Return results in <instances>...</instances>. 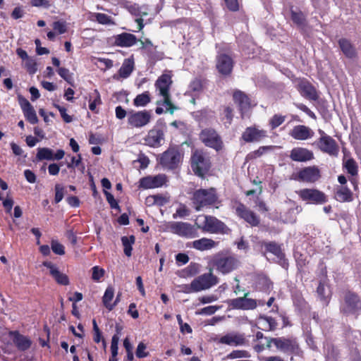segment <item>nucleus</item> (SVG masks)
I'll use <instances>...</instances> for the list:
<instances>
[{
    "label": "nucleus",
    "instance_id": "4",
    "mask_svg": "<svg viewBox=\"0 0 361 361\" xmlns=\"http://www.w3.org/2000/svg\"><path fill=\"white\" fill-rule=\"evenodd\" d=\"M249 295L250 293L247 292L243 297H238L237 298L228 300L227 304L229 307L234 310H253L258 306H264L265 304L268 307H271L275 300L274 297H271L269 298L267 302H265L264 300L250 298H248Z\"/></svg>",
    "mask_w": 361,
    "mask_h": 361
},
{
    "label": "nucleus",
    "instance_id": "29",
    "mask_svg": "<svg viewBox=\"0 0 361 361\" xmlns=\"http://www.w3.org/2000/svg\"><path fill=\"white\" fill-rule=\"evenodd\" d=\"M233 99L241 113H243L251 107L250 97L241 90H235L233 92Z\"/></svg>",
    "mask_w": 361,
    "mask_h": 361
},
{
    "label": "nucleus",
    "instance_id": "62",
    "mask_svg": "<svg viewBox=\"0 0 361 361\" xmlns=\"http://www.w3.org/2000/svg\"><path fill=\"white\" fill-rule=\"evenodd\" d=\"M53 106L59 111L61 116L65 122L71 123L73 121L72 116L66 113L67 110L65 107L61 106L57 104H53Z\"/></svg>",
    "mask_w": 361,
    "mask_h": 361
},
{
    "label": "nucleus",
    "instance_id": "59",
    "mask_svg": "<svg viewBox=\"0 0 361 361\" xmlns=\"http://www.w3.org/2000/svg\"><path fill=\"white\" fill-rule=\"evenodd\" d=\"M147 345L143 342H140L137 346L135 355L137 358H144L149 356V352L146 351Z\"/></svg>",
    "mask_w": 361,
    "mask_h": 361
},
{
    "label": "nucleus",
    "instance_id": "18",
    "mask_svg": "<svg viewBox=\"0 0 361 361\" xmlns=\"http://www.w3.org/2000/svg\"><path fill=\"white\" fill-rule=\"evenodd\" d=\"M361 310V299L357 294L348 290L344 295V314H357Z\"/></svg>",
    "mask_w": 361,
    "mask_h": 361
},
{
    "label": "nucleus",
    "instance_id": "5",
    "mask_svg": "<svg viewBox=\"0 0 361 361\" xmlns=\"http://www.w3.org/2000/svg\"><path fill=\"white\" fill-rule=\"evenodd\" d=\"M219 282V278L213 274L212 269L210 268L208 273L195 278L187 288L185 293H199V291H203V290H209L211 287L216 285Z\"/></svg>",
    "mask_w": 361,
    "mask_h": 361
},
{
    "label": "nucleus",
    "instance_id": "30",
    "mask_svg": "<svg viewBox=\"0 0 361 361\" xmlns=\"http://www.w3.org/2000/svg\"><path fill=\"white\" fill-rule=\"evenodd\" d=\"M255 288L257 291H262L268 295L272 290L273 283L266 275L259 274L256 278Z\"/></svg>",
    "mask_w": 361,
    "mask_h": 361
},
{
    "label": "nucleus",
    "instance_id": "63",
    "mask_svg": "<svg viewBox=\"0 0 361 361\" xmlns=\"http://www.w3.org/2000/svg\"><path fill=\"white\" fill-rule=\"evenodd\" d=\"M262 317H264L265 322L268 324L270 331H274L277 329L278 323L274 317L265 314H262Z\"/></svg>",
    "mask_w": 361,
    "mask_h": 361
},
{
    "label": "nucleus",
    "instance_id": "33",
    "mask_svg": "<svg viewBox=\"0 0 361 361\" xmlns=\"http://www.w3.org/2000/svg\"><path fill=\"white\" fill-rule=\"evenodd\" d=\"M338 44L345 57L353 59L357 56L355 48L349 39L345 37L341 38L338 40Z\"/></svg>",
    "mask_w": 361,
    "mask_h": 361
},
{
    "label": "nucleus",
    "instance_id": "38",
    "mask_svg": "<svg viewBox=\"0 0 361 361\" xmlns=\"http://www.w3.org/2000/svg\"><path fill=\"white\" fill-rule=\"evenodd\" d=\"M89 99V109L92 112L96 114L99 113V109L97 108L98 105H101L102 104V101L101 99V94L98 90L95 89L94 92L90 95Z\"/></svg>",
    "mask_w": 361,
    "mask_h": 361
},
{
    "label": "nucleus",
    "instance_id": "37",
    "mask_svg": "<svg viewBox=\"0 0 361 361\" xmlns=\"http://www.w3.org/2000/svg\"><path fill=\"white\" fill-rule=\"evenodd\" d=\"M207 83V78L202 76H198L195 78L189 85L190 90L193 92H201L204 89L205 85Z\"/></svg>",
    "mask_w": 361,
    "mask_h": 361
},
{
    "label": "nucleus",
    "instance_id": "10",
    "mask_svg": "<svg viewBox=\"0 0 361 361\" xmlns=\"http://www.w3.org/2000/svg\"><path fill=\"white\" fill-rule=\"evenodd\" d=\"M183 155L177 147H169L161 154L159 164L164 169H175L181 162Z\"/></svg>",
    "mask_w": 361,
    "mask_h": 361
},
{
    "label": "nucleus",
    "instance_id": "52",
    "mask_svg": "<svg viewBox=\"0 0 361 361\" xmlns=\"http://www.w3.org/2000/svg\"><path fill=\"white\" fill-rule=\"evenodd\" d=\"M94 18L102 25H111L114 23L111 16L104 13H94Z\"/></svg>",
    "mask_w": 361,
    "mask_h": 361
},
{
    "label": "nucleus",
    "instance_id": "17",
    "mask_svg": "<svg viewBox=\"0 0 361 361\" xmlns=\"http://www.w3.org/2000/svg\"><path fill=\"white\" fill-rule=\"evenodd\" d=\"M218 343L228 346H248L249 340L246 338L245 334L232 331L221 336Z\"/></svg>",
    "mask_w": 361,
    "mask_h": 361
},
{
    "label": "nucleus",
    "instance_id": "25",
    "mask_svg": "<svg viewBox=\"0 0 361 361\" xmlns=\"http://www.w3.org/2000/svg\"><path fill=\"white\" fill-rule=\"evenodd\" d=\"M291 161L297 162H306L314 159V152L305 147H293L289 154Z\"/></svg>",
    "mask_w": 361,
    "mask_h": 361
},
{
    "label": "nucleus",
    "instance_id": "12",
    "mask_svg": "<svg viewBox=\"0 0 361 361\" xmlns=\"http://www.w3.org/2000/svg\"><path fill=\"white\" fill-rule=\"evenodd\" d=\"M235 65L231 56L225 53H218L215 58V67L218 73L224 78L231 77Z\"/></svg>",
    "mask_w": 361,
    "mask_h": 361
},
{
    "label": "nucleus",
    "instance_id": "27",
    "mask_svg": "<svg viewBox=\"0 0 361 361\" xmlns=\"http://www.w3.org/2000/svg\"><path fill=\"white\" fill-rule=\"evenodd\" d=\"M114 46L128 48L134 46L137 42L136 36L130 32H122L114 36Z\"/></svg>",
    "mask_w": 361,
    "mask_h": 361
},
{
    "label": "nucleus",
    "instance_id": "15",
    "mask_svg": "<svg viewBox=\"0 0 361 361\" xmlns=\"http://www.w3.org/2000/svg\"><path fill=\"white\" fill-rule=\"evenodd\" d=\"M166 181L167 176L164 173L148 175L140 178L138 188L144 190L161 188L166 183Z\"/></svg>",
    "mask_w": 361,
    "mask_h": 361
},
{
    "label": "nucleus",
    "instance_id": "3",
    "mask_svg": "<svg viewBox=\"0 0 361 361\" xmlns=\"http://www.w3.org/2000/svg\"><path fill=\"white\" fill-rule=\"evenodd\" d=\"M190 200L195 210L200 212L218 202V195L214 188L199 189L193 192Z\"/></svg>",
    "mask_w": 361,
    "mask_h": 361
},
{
    "label": "nucleus",
    "instance_id": "32",
    "mask_svg": "<svg viewBox=\"0 0 361 361\" xmlns=\"http://www.w3.org/2000/svg\"><path fill=\"white\" fill-rule=\"evenodd\" d=\"M219 118L225 128L228 129L231 126L234 118V109L231 106H223L219 114Z\"/></svg>",
    "mask_w": 361,
    "mask_h": 361
},
{
    "label": "nucleus",
    "instance_id": "6",
    "mask_svg": "<svg viewBox=\"0 0 361 361\" xmlns=\"http://www.w3.org/2000/svg\"><path fill=\"white\" fill-rule=\"evenodd\" d=\"M210 264L217 272L226 275L237 269L239 261L231 255H217L212 259Z\"/></svg>",
    "mask_w": 361,
    "mask_h": 361
},
{
    "label": "nucleus",
    "instance_id": "21",
    "mask_svg": "<svg viewBox=\"0 0 361 361\" xmlns=\"http://www.w3.org/2000/svg\"><path fill=\"white\" fill-rule=\"evenodd\" d=\"M267 137V133L257 126H250L245 129L241 139L245 142H259Z\"/></svg>",
    "mask_w": 361,
    "mask_h": 361
},
{
    "label": "nucleus",
    "instance_id": "55",
    "mask_svg": "<svg viewBox=\"0 0 361 361\" xmlns=\"http://www.w3.org/2000/svg\"><path fill=\"white\" fill-rule=\"evenodd\" d=\"M118 341L119 336H118V335H113L111 343V357L110 358L117 359L116 356L118 355Z\"/></svg>",
    "mask_w": 361,
    "mask_h": 361
},
{
    "label": "nucleus",
    "instance_id": "31",
    "mask_svg": "<svg viewBox=\"0 0 361 361\" xmlns=\"http://www.w3.org/2000/svg\"><path fill=\"white\" fill-rule=\"evenodd\" d=\"M134 66L135 62L133 56L124 59L122 66L118 70V77L114 75V78L118 80V78H121L123 79L129 78L130 74L133 71Z\"/></svg>",
    "mask_w": 361,
    "mask_h": 361
},
{
    "label": "nucleus",
    "instance_id": "53",
    "mask_svg": "<svg viewBox=\"0 0 361 361\" xmlns=\"http://www.w3.org/2000/svg\"><path fill=\"white\" fill-rule=\"evenodd\" d=\"M273 147L274 146L272 145L261 146L257 149L252 151L250 154H248V157L250 159H257L258 157H261L264 153L268 150L272 149Z\"/></svg>",
    "mask_w": 361,
    "mask_h": 361
},
{
    "label": "nucleus",
    "instance_id": "56",
    "mask_svg": "<svg viewBox=\"0 0 361 361\" xmlns=\"http://www.w3.org/2000/svg\"><path fill=\"white\" fill-rule=\"evenodd\" d=\"M135 163L140 164V166H139L140 169H145L148 167V166L150 163V160L145 154H142V152H141L138 155L137 159L133 161V164H135Z\"/></svg>",
    "mask_w": 361,
    "mask_h": 361
},
{
    "label": "nucleus",
    "instance_id": "61",
    "mask_svg": "<svg viewBox=\"0 0 361 361\" xmlns=\"http://www.w3.org/2000/svg\"><path fill=\"white\" fill-rule=\"evenodd\" d=\"M51 249L52 252L56 255H63L65 254L64 246L57 240L51 241Z\"/></svg>",
    "mask_w": 361,
    "mask_h": 361
},
{
    "label": "nucleus",
    "instance_id": "41",
    "mask_svg": "<svg viewBox=\"0 0 361 361\" xmlns=\"http://www.w3.org/2000/svg\"><path fill=\"white\" fill-rule=\"evenodd\" d=\"M135 235H123L121 243L123 246V251L126 256L130 257L132 255L133 245L135 243Z\"/></svg>",
    "mask_w": 361,
    "mask_h": 361
},
{
    "label": "nucleus",
    "instance_id": "40",
    "mask_svg": "<svg viewBox=\"0 0 361 361\" xmlns=\"http://www.w3.org/2000/svg\"><path fill=\"white\" fill-rule=\"evenodd\" d=\"M114 296V289L111 286H109L105 289L103 295V305L109 311L112 310L115 307V304H111V300Z\"/></svg>",
    "mask_w": 361,
    "mask_h": 361
},
{
    "label": "nucleus",
    "instance_id": "64",
    "mask_svg": "<svg viewBox=\"0 0 361 361\" xmlns=\"http://www.w3.org/2000/svg\"><path fill=\"white\" fill-rule=\"evenodd\" d=\"M104 269H101L99 267H94L92 268V279L94 281H99L102 277H104Z\"/></svg>",
    "mask_w": 361,
    "mask_h": 361
},
{
    "label": "nucleus",
    "instance_id": "51",
    "mask_svg": "<svg viewBox=\"0 0 361 361\" xmlns=\"http://www.w3.org/2000/svg\"><path fill=\"white\" fill-rule=\"evenodd\" d=\"M214 111L208 108L196 111L195 119L200 122L206 121L214 114Z\"/></svg>",
    "mask_w": 361,
    "mask_h": 361
},
{
    "label": "nucleus",
    "instance_id": "46",
    "mask_svg": "<svg viewBox=\"0 0 361 361\" xmlns=\"http://www.w3.org/2000/svg\"><path fill=\"white\" fill-rule=\"evenodd\" d=\"M339 354V351L334 345H327L325 350V361H337Z\"/></svg>",
    "mask_w": 361,
    "mask_h": 361
},
{
    "label": "nucleus",
    "instance_id": "39",
    "mask_svg": "<svg viewBox=\"0 0 361 361\" xmlns=\"http://www.w3.org/2000/svg\"><path fill=\"white\" fill-rule=\"evenodd\" d=\"M151 102V95L149 91L138 94L133 99V104L136 107H144Z\"/></svg>",
    "mask_w": 361,
    "mask_h": 361
},
{
    "label": "nucleus",
    "instance_id": "16",
    "mask_svg": "<svg viewBox=\"0 0 361 361\" xmlns=\"http://www.w3.org/2000/svg\"><path fill=\"white\" fill-rule=\"evenodd\" d=\"M197 228L211 233H224L228 228L223 221L212 216H204V224L197 225Z\"/></svg>",
    "mask_w": 361,
    "mask_h": 361
},
{
    "label": "nucleus",
    "instance_id": "45",
    "mask_svg": "<svg viewBox=\"0 0 361 361\" xmlns=\"http://www.w3.org/2000/svg\"><path fill=\"white\" fill-rule=\"evenodd\" d=\"M200 271V265L197 262H190L182 272L184 276L191 277L199 274Z\"/></svg>",
    "mask_w": 361,
    "mask_h": 361
},
{
    "label": "nucleus",
    "instance_id": "34",
    "mask_svg": "<svg viewBox=\"0 0 361 361\" xmlns=\"http://www.w3.org/2000/svg\"><path fill=\"white\" fill-rule=\"evenodd\" d=\"M335 198L341 202H351L353 200V194L347 186H338L336 190Z\"/></svg>",
    "mask_w": 361,
    "mask_h": 361
},
{
    "label": "nucleus",
    "instance_id": "9",
    "mask_svg": "<svg viewBox=\"0 0 361 361\" xmlns=\"http://www.w3.org/2000/svg\"><path fill=\"white\" fill-rule=\"evenodd\" d=\"M153 115L151 111H128V124L132 129H141L147 126L152 121Z\"/></svg>",
    "mask_w": 361,
    "mask_h": 361
},
{
    "label": "nucleus",
    "instance_id": "2",
    "mask_svg": "<svg viewBox=\"0 0 361 361\" xmlns=\"http://www.w3.org/2000/svg\"><path fill=\"white\" fill-rule=\"evenodd\" d=\"M190 166L195 176L204 178L211 171V157L204 149H195L192 151Z\"/></svg>",
    "mask_w": 361,
    "mask_h": 361
},
{
    "label": "nucleus",
    "instance_id": "36",
    "mask_svg": "<svg viewBox=\"0 0 361 361\" xmlns=\"http://www.w3.org/2000/svg\"><path fill=\"white\" fill-rule=\"evenodd\" d=\"M290 20L298 27H304L307 25V20L304 13L299 10L295 11L290 7Z\"/></svg>",
    "mask_w": 361,
    "mask_h": 361
},
{
    "label": "nucleus",
    "instance_id": "8",
    "mask_svg": "<svg viewBox=\"0 0 361 361\" xmlns=\"http://www.w3.org/2000/svg\"><path fill=\"white\" fill-rule=\"evenodd\" d=\"M164 231H169L186 238L197 236V230L192 225L183 221H169L164 224Z\"/></svg>",
    "mask_w": 361,
    "mask_h": 361
},
{
    "label": "nucleus",
    "instance_id": "50",
    "mask_svg": "<svg viewBox=\"0 0 361 361\" xmlns=\"http://www.w3.org/2000/svg\"><path fill=\"white\" fill-rule=\"evenodd\" d=\"M286 121V116L274 114L269 121L271 130H275Z\"/></svg>",
    "mask_w": 361,
    "mask_h": 361
},
{
    "label": "nucleus",
    "instance_id": "58",
    "mask_svg": "<svg viewBox=\"0 0 361 361\" xmlns=\"http://www.w3.org/2000/svg\"><path fill=\"white\" fill-rule=\"evenodd\" d=\"M65 188L61 184H56L54 186V202L59 203L64 197Z\"/></svg>",
    "mask_w": 361,
    "mask_h": 361
},
{
    "label": "nucleus",
    "instance_id": "49",
    "mask_svg": "<svg viewBox=\"0 0 361 361\" xmlns=\"http://www.w3.org/2000/svg\"><path fill=\"white\" fill-rule=\"evenodd\" d=\"M58 75L65 81L71 85H73V74L70 73L68 68L65 67H59L56 70Z\"/></svg>",
    "mask_w": 361,
    "mask_h": 361
},
{
    "label": "nucleus",
    "instance_id": "23",
    "mask_svg": "<svg viewBox=\"0 0 361 361\" xmlns=\"http://www.w3.org/2000/svg\"><path fill=\"white\" fill-rule=\"evenodd\" d=\"M164 140V133L159 126H155L152 129L148 131L145 137V143L152 147H158L161 145Z\"/></svg>",
    "mask_w": 361,
    "mask_h": 361
},
{
    "label": "nucleus",
    "instance_id": "57",
    "mask_svg": "<svg viewBox=\"0 0 361 361\" xmlns=\"http://www.w3.org/2000/svg\"><path fill=\"white\" fill-rule=\"evenodd\" d=\"M52 27L57 34H63L67 32V25L65 21L58 20L52 23Z\"/></svg>",
    "mask_w": 361,
    "mask_h": 361
},
{
    "label": "nucleus",
    "instance_id": "42",
    "mask_svg": "<svg viewBox=\"0 0 361 361\" xmlns=\"http://www.w3.org/2000/svg\"><path fill=\"white\" fill-rule=\"evenodd\" d=\"M37 161L53 160V151L49 147H39L36 154Z\"/></svg>",
    "mask_w": 361,
    "mask_h": 361
},
{
    "label": "nucleus",
    "instance_id": "48",
    "mask_svg": "<svg viewBox=\"0 0 361 361\" xmlns=\"http://www.w3.org/2000/svg\"><path fill=\"white\" fill-rule=\"evenodd\" d=\"M344 168L352 176H357L358 173V166L353 159H348L344 164Z\"/></svg>",
    "mask_w": 361,
    "mask_h": 361
},
{
    "label": "nucleus",
    "instance_id": "14",
    "mask_svg": "<svg viewBox=\"0 0 361 361\" xmlns=\"http://www.w3.org/2000/svg\"><path fill=\"white\" fill-rule=\"evenodd\" d=\"M234 209L237 216L244 220L252 227L258 226L260 224V217L246 207L241 202L235 201Z\"/></svg>",
    "mask_w": 361,
    "mask_h": 361
},
{
    "label": "nucleus",
    "instance_id": "20",
    "mask_svg": "<svg viewBox=\"0 0 361 361\" xmlns=\"http://www.w3.org/2000/svg\"><path fill=\"white\" fill-rule=\"evenodd\" d=\"M316 144L323 153H326L330 156L337 157L339 153V146L331 136L320 137Z\"/></svg>",
    "mask_w": 361,
    "mask_h": 361
},
{
    "label": "nucleus",
    "instance_id": "13",
    "mask_svg": "<svg viewBox=\"0 0 361 361\" xmlns=\"http://www.w3.org/2000/svg\"><path fill=\"white\" fill-rule=\"evenodd\" d=\"M295 192L301 200L308 204H322L328 201L325 193L318 189L304 188Z\"/></svg>",
    "mask_w": 361,
    "mask_h": 361
},
{
    "label": "nucleus",
    "instance_id": "7",
    "mask_svg": "<svg viewBox=\"0 0 361 361\" xmlns=\"http://www.w3.org/2000/svg\"><path fill=\"white\" fill-rule=\"evenodd\" d=\"M199 139L205 146L216 152H219L224 147L221 136L212 128L202 130L199 134Z\"/></svg>",
    "mask_w": 361,
    "mask_h": 361
},
{
    "label": "nucleus",
    "instance_id": "54",
    "mask_svg": "<svg viewBox=\"0 0 361 361\" xmlns=\"http://www.w3.org/2000/svg\"><path fill=\"white\" fill-rule=\"evenodd\" d=\"M250 356V353L247 350H235L228 354L227 357L229 359L249 358Z\"/></svg>",
    "mask_w": 361,
    "mask_h": 361
},
{
    "label": "nucleus",
    "instance_id": "47",
    "mask_svg": "<svg viewBox=\"0 0 361 361\" xmlns=\"http://www.w3.org/2000/svg\"><path fill=\"white\" fill-rule=\"evenodd\" d=\"M163 97L162 101L157 102V105H163L167 107L166 110L171 114H173L177 107L172 103L171 99V94L161 96Z\"/></svg>",
    "mask_w": 361,
    "mask_h": 361
},
{
    "label": "nucleus",
    "instance_id": "60",
    "mask_svg": "<svg viewBox=\"0 0 361 361\" xmlns=\"http://www.w3.org/2000/svg\"><path fill=\"white\" fill-rule=\"evenodd\" d=\"M92 325H93V331H94L93 340L95 343H99L104 338V337L102 336V332L101 331L100 329L99 328L95 319H93Z\"/></svg>",
    "mask_w": 361,
    "mask_h": 361
},
{
    "label": "nucleus",
    "instance_id": "24",
    "mask_svg": "<svg viewBox=\"0 0 361 361\" xmlns=\"http://www.w3.org/2000/svg\"><path fill=\"white\" fill-rule=\"evenodd\" d=\"M262 245L267 252L272 253L279 259L280 264L283 268L288 269V261L286 257V254L278 243L276 242H264Z\"/></svg>",
    "mask_w": 361,
    "mask_h": 361
},
{
    "label": "nucleus",
    "instance_id": "35",
    "mask_svg": "<svg viewBox=\"0 0 361 361\" xmlns=\"http://www.w3.org/2000/svg\"><path fill=\"white\" fill-rule=\"evenodd\" d=\"M216 245V242L206 238L195 240L192 243V247L200 251L211 250Z\"/></svg>",
    "mask_w": 361,
    "mask_h": 361
},
{
    "label": "nucleus",
    "instance_id": "1",
    "mask_svg": "<svg viewBox=\"0 0 361 361\" xmlns=\"http://www.w3.org/2000/svg\"><path fill=\"white\" fill-rule=\"evenodd\" d=\"M267 343L255 344L253 347L254 350L260 353L265 349L270 350L273 345L276 350L286 355H297L300 348L299 344L295 338L293 337H265Z\"/></svg>",
    "mask_w": 361,
    "mask_h": 361
},
{
    "label": "nucleus",
    "instance_id": "11",
    "mask_svg": "<svg viewBox=\"0 0 361 361\" xmlns=\"http://www.w3.org/2000/svg\"><path fill=\"white\" fill-rule=\"evenodd\" d=\"M321 177L320 170L317 166H306L300 169L296 173H293L291 178L295 181H300L309 184H314Z\"/></svg>",
    "mask_w": 361,
    "mask_h": 361
},
{
    "label": "nucleus",
    "instance_id": "44",
    "mask_svg": "<svg viewBox=\"0 0 361 361\" xmlns=\"http://www.w3.org/2000/svg\"><path fill=\"white\" fill-rule=\"evenodd\" d=\"M27 109H24V116L25 119L32 124H35L38 122L39 119L37 114L31 104H27Z\"/></svg>",
    "mask_w": 361,
    "mask_h": 361
},
{
    "label": "nucleus",
    "instance_id": "22",
    "mask_svg": "<svg viewBox=\"0 0 361 361\" xmlns=\"http://www.w3.org/2000/svg\"><path fill=\"white\" fill-rule=\"evenodd\" d=\"M173 84L171 71H164L155 81V90L159 92V95L164 96L170 94V89Z\"/></svg>",
    "mask_w": 361,
    "mask_h": 361
},
{
    "label": "nucleus",
    "instance_id": "26",
    "mask_svg": "<svg viewBox=\"0 0 361 361\" xmlns=\"http://www.w3.org/2000/svg\"><path fill=\"white\" fill-rule=\"evenodd\" d=\"M43 266L49 269V274L58 284L67 286L70 283V279L68 275L61 273L58 267L50 262V261H44Z\"/></svg>",
    "mask_w": 361,
    "mask_h": 361
},
{
    "label": "nucleus",
    "instance_id": "43",
    "mask_svg": "<svg viewBox=\"0 0 361 361\" xmlns=\"http://www.w3.org/2000/svg\"><path fill=\"white\" fill-rule=\"evenodd\" d=\"M14 342L19 350H25L30 348L31 345L30 341L25 336L18 334L15 338Z\"/></svg>",
    "mask_w": 361,
    "mask_h": 361
},
{
    "label": "nucleus",
    "instance_id": "28",
    "mask_svg": "<svg viewBox=\"0 0 361 361\" xmlns=\"http://www.w3.org/2000/svg\"><path fill=\"white\" fill-rule=\"evenodd\" d=\"M289 135L297 140H305L312 138L314 135V131L307 126H295L289 132Z\"/></svg>",
    "mask_w": 361,
    "mask_h": 361
},
{
    "label": "nucleus",
    "instance_id": "19",
    "mask_svg": "<svg viewBox=\"0 0 361 361\" xmlns=\"http://www.w3.org/2000/svg\"><path fill=\"white\" fill-rule=\"evenodd\" d=\"M296 89L301 96L306 99L316 102L319 98L317 89L305 78L298 80Z\"/></svg>",
    "mask_w": 361,
    "mask_h": 361
}]
</instances>
